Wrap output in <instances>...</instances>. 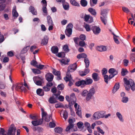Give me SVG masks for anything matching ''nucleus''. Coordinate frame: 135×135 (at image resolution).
I'll use <instances>...</instances> for the list:
<instances>
[{"label":"nucleus","instance_id":"nucleus-1","mask_svg":"<svg viewBox=\"0 0 135 135\" xmlns=\"http://www.w3.org/2000/svg\"><path fill=\"white\" fill-rule=\"evenodd\" d=\"M95 93V89L92 87L90 88L89 91L86 89L83 90L81 92V95L82 97H85L86 101L88 102L92 99Z\"/></svg>","mask_w":135,"mask_h":135},{"label":"nucleus","instance_id":"nucleus-2","mask_svg":"<svg viewBox=\"0 0 135 135\" xmlns=\"http://www.w3.org/2000/svg\"><path fill=\"white\" fill-rule=\"evenodd\" d=\"M124 86L126 90H129L130 88L133 91L135 90V84L133 80L131 79L128 80L126 78H124Z\"/></svg>","mask_w":135,"mask_h":135},{"label":"nucleus","instance_id":"nucleus-3","mask_svg":"<svg viewBox=\"0 0 135 135\" xmlns=\"http://www.w3.org/2000/svg\"><path fill=\"white\" fill-rule=\"evenodd\" d=\"M76 68L77 65L76 63L71 65L69 66L68 71L66 73V76L64 78L65 80L68 81L71 79V75L70 73L74 72Z\"/></svg>","mask_w":135,"mask_h":135},{"label":"nucleus","instance_id":"nucleus-4","mask_svg":"<svg viewBox=\"0 0 135 135\" xmlns=\"http://www.w3.org/2000/svg\"><path fill=\"white\" fill-rule=\"evenodd\" d=\"M105 112L102 111L95 112L93 115V118L94 120H97L104 117Z\"/></svg>","mask_w":135,"mask_h":135},{"label":"nucleus","instance_id":"nucleus-5","mask_svg":"<svg viewBox=\"0 0 135 135\" xmlns=\"http://www.w3.org/2000/svg\"><path fill=\"white\" fill-rule=\"evenodd\" d=\"M41 111L42 114V119L44 120L45 121L49 122L50 121L51 115H48L47 114L46 112L44 110L43 108L41 109Z\"/></svg>","mask_w":135,"mask_h":135},{"label":"nucleus","instance_id":"nucleus-6","mask_svg":"<svg viewBox=\"0 0 135 135\" xmlns=\"http://www.w3.org/2000/svg\"><path fill=\"white\" fill-rule=\"evenodd\" d=\"M73 26L72 24L69 23L66 27V28L65 31V33L69 37L72 34Z\"/></svg>","mask_w":135,"mask_h":135},{"label":"nucleus","instance_id":"nucleus-7","mask_svg":"<svg viewBox=\"0 0 135 135\" xmlns=\"http://www.w3.org/2000/svg\"><path fill=\"white\" fill-rule=\"evenodd\" d=\"M16 128L15 127L14 125L12 124L11 125L9 128L7 135H15L16 132Z\"/></svg>","mask_w":135,"mask_h":135},{"label":"nucleus","instance_id":"nucleus-8","mask_svg":"<svg viewBox=\"0 0 135 135\" xmlns=\"http://www.w3.org/2000/svg\"><path fill=\"white\" fill-rule=\"evenodd\" d=\"M116 116L119 121L121 123H124V117L121 113L117 112L116 113Z\"/></svg>","mask_w":135,"mask_h":135},{"label":"nucleus","instance_id":"nucleus-9","mask_svg":"<svg viewBox=\"0 0 135 135\" xmlns=\"http://www.w3.org/2000/svg\"><path fill=\"white\" fill-rule=\"evenodd\" d=\"M91 30L94 34L97 35H98L101 31L99 27L97 26H93L91 28Z\"/></svg>","mask_w":135,"mask_h":135},{"label":"nucleus","instance_id":"nucleus-10","mask_svg":"<svg viewBox=\"0 0 135 135\" xmlns=\"http://www.w3.org/2000/svg\"><path fill=\"white\" fill-rule=\"evenodd\" d=\"M120 96L122 97L121 101L124 103H127L129 100L128 98V97L125 96V93L122 92L120 93Z\"/></svg>","mask_w":135,"mask_h":135},{"label":"nucleus","instance_id":"nucleus-11","mask_svg":"<svg viewBox=\"0 0 135 135\" xmlns=\"http://www.w3.org/2000/svg\"><path fill=\"white\" fill-rule=\"evenodd\" d=\"M84 18L85 21L88 23H90L93 21V17L89 15H85Z\"/></svg>","mask_w":135,"mask_h":135},{"label":"nucleus","instance_id":"nucleus-12","mask_svg":"<svg viewBox=\"0 0 135 135\" xmlns=\"http://www.w3.org/2000/svg\"><path fill=\"white\" fill-rule=\"evenodd\" d=\"M85 83V80H82L77 82L75 84L77 86H80L81 88H83L86 85Z\"/></svg>","mask_w":135,"mask_h":135},{"label":"nucleus","instance_id":"nucleus-13","mask_svg":"<svg viewBox=\"0 0 135 135\" xmlns=\"http://www.w3.org/2000/svg\"><path fill=\"white\" fill-rule=\"evenodd\" d=\"M43 120L42 119L35 120H34L32 121L31 123L34 126H37L38 125L41 124L42 123Z\"/></svg>","mask_w":135,"mask_h":135},{"label":"nucleus","instance_id":"nucleus-14","mask_svg":"<svg viewBox=\"0 0 135 135\" xmlns=\"http://www.w3.org/2000/svg\"><path fill=\"white\" fill-rule=\"evenodd\" d=\"M46 79L48 81H51L53 79L54 76L51 73H48L45 75Z\"/></svg>","mask_w":135,"mask_h":135},{"label":"nucleus","instance_id":"nucleus-15","mask_svg":"<svg viewBox=\"0 0 135 135\" xmlns=\"http://www.w3.org/2000/svg\"><path fill=\"white\" fill-rule=\"evenodd\" d=\"M40 78L38 76L34 77L33 78V80L35 83L38 85H40L42 84V82L41 81L38 80Z\"/></svg>","mask_w":135,"mask_h":135},{"label":"nucleus","instance_id":"nucleus-16","mask_svg":"<svg viewBox=\"0 0 135 135\" xmlns=\"http://www.w3.org/2000/svg\"><path fill=\"white\" fill-rule=\"evenodd\" d=\"M70 103L72 104H73L75 103L76 99L74 94L73 93L71 94L70 96Z\"/></svg>","mask_w":135,"mask_h":135},{"label":"nucleus","instance_id":"nucleus-17","mask_svg":"<svg viewBox=\"0 0 135 135\" xmlns=\"http://www.w3.org/2000/svg\"><path fill=\"white\" fill-rule=\"evenodd\" d=\"M112 33L113 35V39L115 43L117 44H119L120 42L119 41V36L115 35L113 32H112Z\"/></svg>","mask_w":135,"mask_h":135},{"label":"nucleus","instance_id":"nucleus-18","mask_svg":"<svg viewBox=\"0 0 135 135\" xmlns=\"http://www.w3.org/2000/svg\"><path fill=\"white\" fill-rule=\"evenodd\" d=\"M120 87L119 83H116L114 85L113 89L112 90V92L113 93H115L119 89Z\"/></svg>","mask_w":135,"mask_h":135},{"label":"nucleus","instance_id":"nucleus-19","mask_svg":"<svg viewBox=\"0 0 135 135\" xmlns=\"http://www.w3.org/2000/svg\"><path fill=\"white\" fill-rule=\"evenodd\" d=\"M48 37L47 36H45L41 41V44L43 45H46L48 43Z\"/></svg>","mask_w":135,"mask_h":135},{"label":"nucleus","instance_id":"nucleus-20","mask_svg":"<svg viewBox=\"0 0 135 135\" xmlns=\"http://www.w3.org/2000/svg\"><path fill=\"white\" fill-rule=\"evenodd\" d=\"M97 49L98 51H105L107 50V48L105 46H98L97 47Z\"/></svg>","mask_w":135,"mask_h":135},{"label":"nucleus","instance_id":"nucleus-21","mask_svg":"<svg viewBox=\"0 0 135 135\" xmlns=\"http://www.w3.org/2000/svg\"><path fill=\"white\" fill-rule=\"evenodd\" d=\"M108 10L106 9H102L101 11L100 15L103 17H107Z\"/></svg>","mask_w":135,"mask_h":135},{"label":"nucleus","instance_id":"nucleus-22","mask_svg":"<svg viewBox=\"0 0 135 135\" xmlns=\"http://www.w3.org/2000/svg\"><path fill=\"white\" fill-rule=\"evenodd\" d=\"M16 6H14L13 7L12 9V15L14 18H16L18 16V13L16 11Z\"/></svg>","mask_w":135,"mask_h":135},{"label":"nucleus","instance_id":"nucleus-23","mask_svg":"<svg viewBox=\"0 0 135 135\" xmlns=\"http://www.w3.org/2000/svg\"><path fill=\"white\" fill-rule=\"evenodd\" d=\"M108 72L109 73L112 74L114 75H115L118 74L117 71L114 68L110 69L109 71Z\"/></svg>","mask_w":135,"mask_h":135},{"label":"nucleus","instance_id":"nucleus-24","mask_svg":"<svg viewBox=\"0 0 135 135\" xmlns=\"http://www.w3.org/2000/svg\"><path fill=\"white\" fill-rule=\"evenodd\" d=\"M92 77L95 81H97L99 79L98 74L96 73H94L92 74Z\"/></svg>","mask_w":135,"mask_h":135},{"label":"nucleus","instance_id":"nucleus-25","mask_svg":"<svg viewBox=\"0 0 135 135\" xmlns=\"http://www.w3.org/2000/svg\"><path fill=\"white\" fill-rule=\"evenodd\" d=\"M37 94L38 95L42 96L44 95V93L42 89L40 88L36 90Z\"/></svg>","mask_w":135,"mask_h":135},{"label":"nucleus","instance_id":"nucleus-26","mask_svg":"<svg viewBox=\"0 0 135 135\" xmlns=\"http://www.w3.org/2000/svg\"><path fill=\"white\" fill-rule=\"evenodd\" d=\"M70 3L73 6L79 7L80 5L79 3L75 0H70Z\"/></svg>","mask_w":135,"mask_h":135},{"label":"nucleus","instance_id":"nucleus-27","mask_svg":"<svg viewBox=\"0 0 135 135\" xmlns=\"http://www.w3.org/2000/svg\"><path fill=\"white\" fill-rule=\"evenodd\" d=\"M49 101V103L51 104H54L57 102L56 98L54 97V96L50 97Z\"/></svg>","mask_w":135,"mask_h":135},{"label":"nucleus","instance_id":"nucleus-28","mask_svg":"<svg viewBox=\"0 0 135 135\" xmlns=\"http://www.w3.org/2000/svg\"><path fill=\"white\" fill-rule=\"evenodd\" d=\"M52 52L54 54H57L58 51V49L56 46H53L51 48Z\"/></svg>","mask_w":135,"mask_h":135},{"label":"nucleus","instance_id":"nucleus-29","mask_svg":"<svg viewBox=\"0 0 135 135\" xmlns=\"http://www.w3.org/2000/svg\"><path fill=\"white\" fill-rule=\"evenodd\" d=\"M58 60L62 64L65 65H66L70 61V59H67L66 60L62 59V60L58 59Z\"/></svg>","mask_w":135,"mask_h":135},{"label":"nucleus","instance_id":"nucleus-30","mask_svg":"<svg viewBox=\"0 0 135 135\" xmlns=\"http://www.w3.org/2000/svg\"><path fill=\"white\" fill-rule=\"evenodd\" d=\"M29 10L33 15H37L36 11L33 7L31 6L29 8Z\"/></svg>","mask_w":135,"mask_h":135},{"label":"nucleus","instance_id":"nucleus-31","mask_svg":"<svg viewBox=\"0 0 135 135\" xmlns=\"http://www.w3.org/2000/svg\"><path fill=\"white\" fill-rule=\"evenodd\" d=\"M62 6L64 9L65 10H68L69 8V4L67 2H65L63 3Z\"/></svg>","mask_w":135,"mask_h":135},{"label":"nucleus","instance_id":"nucleus-32","mask_svg":"<svg viewBox=\"0 0 135 135\" xmlns=\"http://www.w3.org/2000/svg\"><path fill=\"white\" fill-rule=\"evenodd\" d=\"M85 81V84L86 85H89L92 83L93 80L89 78H87L86 79Z\"/></svg>","mask_w":135,"mask_h":135},{"label":"nucleus","instance_id":"nucleus-33","mask_svg":"<svg viewBox=\"0 0 135 135\" xmlns=\"http://www.w3.org/2000/svg\"><path fill=\"white\" fill-rule=\"evenodd\" d=\"M88 11L92 15L94 16L96 15L97 13L95 9H93L92 8H89Z\"/></svg>","mask_w":135,"mask_h":135},{"label":"nucleus","instance_id":"nucleus-34","mask_svg":"<svg viewBox=\"0 0 135 135\" xmlns=\"http://www.w3.org/2000/svg\"><path fill=\"white\" fill-rule=\"evenodd\" d=\"M47 23L49 25H53V23L51 18L50 16H48L47 17Z\"/></svg>","mask_w":135,"mask_h":135},{"label":"nucleus","instance_id":"nucleus-35","mask_svg":"<svg viewBox=\"0 0 135 135\" xmlns=\"http://www.w3.org/2000/svg\"><path fill=\"white\" fill-rule=\"evenodd\" d=\"M80 3L81 6L83 7L86 6L88 4V2L86 0H81Z\"/></svg>","mask_w":135,"mask_h":135},{"label":"nucleus","instance_id":"nucleus-36","mask_svg":"<svg viewBox=\"0 0 135 135\" xmlns=\"http://www.w3.org/2000/svg\"><path fill=\"white\" fill-rule=\"evenodd\" d=\"M29 49V46H27L23 48L21 50V54H23L27 52L28 50Z\"/></svg>","mask_w":135,"mask_h":135},{"label":"nucleus","instance_id":"nucleus-37","mask_svg":"<svg viewBox=\"0 0 135 135\" xmlns=\"http://www.w3.org/2000/svg\"><path fill=\"white\" fill-rule=\"evenodd\" d=\"M76 114L79 117H81V112L80 108H78V109H75Z\"/></svg>","mask_w":135,"mask_h":135},{"label":"nucleus","instance_id":"nucleus-38","mask_svg":"<svg viewBox=\"0 0 135 135\" xmlns=\"http://www.w3.org/2000/svg\"><path fill=\"white\" fill-rule=\"evenodd\" d=\"M87 57L85 53H81L78 55L77 57L78 59H80L81 58H86Z\"/></svg>","mask_w":135,"mask_h":135},{"label":"nucleus","instance_id":"nucleus-39","mask_svg":"<svg viewBox=\"0 0 135 135\" xmlns=\"http://www.w3.org/2000/svg\"><path fill=\"white\" fill-rule=\"evenodd\" d=\"M62 130V129L59 127H56L54 129V131L55 132L59 133H61Z\"/></svg>","mask_w":135,"mask_h":135},{"label":"nucleus","instance_id":"nucleus-40","mask_svg":"<svg viewBox=\"0 0 135 135\" xmlns=\"http://www.w3.org/2000/svg\"><path fill=\"white\" fill-rule=\"evenodd\" d=\"M128 73V71L126 69H122V71L121 74L122 76H124L126 75L127 73Z\"/></svg>","mask_w":135,"mask_h":135},{"label":"nucleus","instance_id":"nucleus-41","mask_svg":"<svg viewBox=\"0 0 135 135\" xmlns=\"http://www.w3.org/2000/svg\"><path fill=\"white\" fill-rule=\"evenodd\" d=\"M63 114V117L66 120L68 117V113L66 111H64L62 112Z\"/></svg>","mask_w":135,"mask_h":135},{"label":"nucleus","instance_id":"nucleus-42","mask_svg":"<svg viewBox=\"0 0 135 135\" xmlns=\"http://www.w3.org/2000/svg\"><path fill=\"white\" fill-rule=\"evenodd\" d=\"M105 82L107 84L108 83V81L110 80L109 78V76L107 75H105L103 76Z\"/></svg>","mask_w":135,"mask_h":135},{"label":"nucleus","instance_id":"nucleus-43","mask_svg":"<svg viewBox=\"0 0 135 135\" xmlns=\"http://www.w3.org/2000/svg\"><path fill=\"white\" fill-rule=\"evenodd\" d=\"M84 27L87 31H90L91 30V28L90 25L88 24H86L84 25Z\"/></svg>","mask_w":135,"mask_h":135},{"label":"nucleus","instance_id":"nucleus-44","mask_svg":"<svg viewBox=\"0 0 135 135\" xmlns=\"http://www.w3.org/2000/svg\"><path fill=\"white\" fill-rule=\"evenodd\" d=\"M100 18L102 22L105 25H106L107 23V17H103L102 16H101Z\"/></svg>","mask_w":135,"mask_h":135},{"label":"nucleus","instance_id":"nucleus-45","mask_svg":"<svg viewBox=\"0 0 135 135\" xmlns=\"http://www.w3.org/2000/svg\"><path fill=\"white\" fill-rule=\"evenodd\" d=\"M52 73L55 75L59 76L60 74V71H57L55 69L53 70Z\"/></svg>","mask_w":135,"mask_h":135},{"label":"nucleus","instance_id":"nucleus-46","mask_svg":"<svg viewBox=\"0 0 135 135\" xmlns=\"http://www.w3.org/2000/svg\"><path fill=\"white\" fill-rule=\"evenodd\" d=\"M84 62L86 65V67L87 68L89 65V61L88 59L85 58V59Z\"/></svg>","mask_w":135,"mask_h":135},{"label":"nucleus","instance_id":"nucleus-47","mask_svg":"<svg viewBox=\"0 0 135 135\" xmlns=\"http://www.w3.org/2000/svg\"><path fill=\"white\" fill-rule=\"evenodd\" d=\"M107 69L105 68H103L102 70V73L103 76L106 75V74L107 73Z\"/></svg>","mask_w":135,"mask_h":135},{"label":"nucleus","instance_id":"nucleus-48","mask_svg":"<svg viewBox=\"0 0 135 135\" xmlns=\"http://www.w3.org/2000/svg\"><path fill=\"white\" fill-rule=\"evenodd\" d=\"M75 118H73V119H69V125H72L73 126H74L73 123L74 122H75Z\"/></svg>","mask_w":135,"mask_h":135},{"label":"nucleus","instance_id":"nucleus-49","mask_svg":"<svg viewBox=\"0 0 135 135\" xmlns=\"http://www.w3.org/2000/svg\"><path fill=\"white\" fill-rule=\"evenodd\" d=\"M32 70L34 73L40 74L41 73V71L39 70L35 69H32Z\"/></svg>","mask_w":135,"mask_h":135},{"label":"nucleus","instance_id":"nucleus-50","mask_svg":"<svg viewBox=\"0 0 135 135\" xmlns=\"http://www.w3.org/2000/svg\"><path fill=\"white\" fill-rule=\"evenodd\" d=\"M122 10L126 13H128L130 12L128 8L124 7H122Z\"/></svg>","mask_w":135,"mask_h":135},{"label":"nucleus","instance_id":"nucleus-51","mask_svg":"<svg viewBox=\"0 0 135 135\" xmlns=\"http://www.w3.org/2000/svg\"><path fill=\"white\" fill-rule=\"evenodd\" d=\"M97 129L98 131L100 133L102 134H104V132L103 130L101 129L99 127H97Z\"/></svg>","mask_w":135,"mask_h":135},{"label":"nucleus","instance_id":"nucleus-52","mask_svg":"<svg viewBox=\"0 0 135 135\" xmlns=\"http://www.w3.org/2000/svg\"><path fill=\"white\" fill-rule=\"evenodd\" d=\"M46 6H43L42 7V10L43 12L45 13L44 15H47V10Z\"/></svg>","mask_w":135,"mask_h":135},{"label":"nucleus","instance_id":"nucleus-53","mask_svg":"<svg viewBox=\"0 0 135 135\" xmlns=\"http://www.w3.org/2000/svg\"><path fill=\"white\" fill-rule=\"evenodd\" d=\"M44 90L45 91H47L50 90V88L47 86V85L43 87Z\"/></svg>","mask_w":135,"mask_h":135},{"label":"nucleus","instance_id":"nucleus-54","mask_svg":"<svg viewBox=\"0 0 135 135\" xmlns=\"http://www.w3.org/2000/svg\"><path fill=\"white\" fill-rule=\"evenodd\" d=\"M130 57L131 60L133 61L135 58V54L132 53L131 54Z\"/></svg>","mask_w":135,"mask_h":135},{"label":"nucleus","instance_id":"nucleus-55","mask_svg":"<svg viewBox=\"0 0 135 135\" xmlns=\"http://www.w3.org/2000/svg\"><path fill=\"white\" fill-rule=\"evenodd\" d=\"M15 88L16 90H18L19 89H20V86L17 85H13L12 87V89L13 90V88Z\"/></svg>","mask_w":135,"mask_h":135},{"label":"nucleus","instance_id":"nucleus-56","mask_svg":"<svg viewBox=\"0 0 135 135\" xmlns=\"http://www.w3.org/2000/svg\"><path fill=\"white\" fill-rule=\"evenodd\" d=\"M129 61L128 60L124 59L123 61V63L124 65L125 66H127L128 65V64L129 63Z\"/></svg>","mask_w":135,"mask_h":135},{"label":"nucleus","instance_id":"nucleus-57","mask_svg":"<svg viewBox=\"0 0 135 135\" xmlns=\"http://www.w3.org/2000/svg\"><path fill=\"white\" fill-rule=\"evenodd\" d=\"M65 54L63 52H60L57 54L56 55L60 57H63L64 56Z\"/></svg>","mask_w":135,"mask_h":135},{"label":"nucleus","instance_id":"nucleus-58","mask_svg":"<svg viewBox=\"0 0 135 135\" xmlns=\"http://www.w3.org/2000/svg\"><path fill=\"white\" fill-rule=\"evenodd\" d=\"M31 65L36 67L38 65L37 63V61L34 60H33L31 62Z\"/></svg>","mask_w":135,"mask_h":135},{"label":"nucleus","instance_id":"nucleus-59","mask_svg":"<svg viewBox=\"0 0 135 135\" xmlns=\"http://www.w3.org/2000/svg\"><path fill=\"white\" fill-rule=\"evenodd\" d=\"M49 126L51 128H54L55 126V124L54 122H51L49 123Z\"/></svg>","mask_w":135,"mask_h":135},{"label":"nucleus","instance_id":"nucleus-60","mask_svg":"<svg viewBox=\"0 0 135 135\" xmlns=\"http://www.w3.org/2000/svg\"><path fill=\"white\" fill-rule=\"evenodd\" d=\"M86 45L85 42L83 41H80L79 42V45L81 46L84 47Z\"/></svg>","mask_w":135,"mask_h":135},{"label":"nucleus","instance_id":"nucleus-61","mask_svg":"<svg viewBox=\"0 0 135 135\" xmlns=\"http://www.w3.org/2000/svg\"><path fill=\"white\" fill-rule=\"evenodd\" d=\"M64 87V86L62 84H61L58 85L57 88L59 90H62Z\"/></svg>","mask_w":135,"mask_h":135},{"label":"nucleus","instance_id":"nucleus-62","mask_svg":"<svg viewBox=\"0 0 135 135\" xmlns=\"http://www.w3.org/2000/svg\"><path fill=\"white\" fill-rule=\"evenodd\" d=\"M86 36L84 35L81 34L80 36V38L81 40L83 41L86 39Z\"/></svg>","mask_w":135,"mask_h":135},{"label":"nucleus","instance_id":"nucleus-63","mask_svg":"<svg viewBox=\"0 0 135 135\" xmlns=\"http://www.w3.org/2000/svg\"><path fill=\"white\" fill-rule=\"evenodd\" d=\"M63 49L66 52H68L69 51L68 46L67 45H65L64 46Z\"/></svg>","mask_w":135,"mask_h":135},{"label":"nucleus","instance_id":"nucleus-64","mask_svg":"<svg viewBox=\"0 0 135 135\" xmlns=\"http://www.w3.org/2000/svg\"><path fill=\"white\" fill-rule=\"evenodd\" d=\"M83 123L81 122H78L77 124V125L79 128H81L83 126Z\"/></svg>","mask_w":135,"mask_h":135}]
</instances>
